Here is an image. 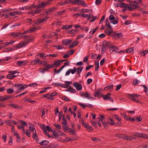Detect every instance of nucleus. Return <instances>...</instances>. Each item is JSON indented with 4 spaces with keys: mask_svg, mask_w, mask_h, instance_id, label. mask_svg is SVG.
<instances>
[{
    "mask_svg": "<svg viewBox=\"0 0 148 148\" xmlns=\"http://www.w3.org/2000/svg\"><path fill=\"white\" fill-rule=\"evenodd\" d=\"M71 41L70 40H65L62 41V44L63 45H68Z\"/></svg>",
    "mask_w": 148,
    "mask_h": 148,
    "instance_id": "obj_31",
    "label": "nucleus"
},
{
    "mask_svg": "<svg viewBox=\"0 0 148 148\" xmlns=\"http://www.w3.org/2000/svg\"><path fill=\"white\" fill-rule=\"evenodd\" d=\"M101 94V90H98L94 93V96L95 97H99Z\"/></svg>",
    "mask_w": 148,
    "mask_h": 148,
    "instance_id": "obj_36",
    "label": "nucleus"
},
{
    "mask_svg": "<svg viewBox=\"0 0 148 148\" xmlns=\"http://www.w3.org/2000/svg\"><path fill=\"white\" fill-rule=\"evenodd\" d=\"M21 12L18 11L14 12L9 13V14L14 18H15L16 17L15 15H16L20 14Z\"/></svg>",
    "mask_w": 148,
    "mask_h": 148,
    "instance_id": "obj_24",
    "label": "nucleus"
},
{
    "mask_svg": "<svg viewBox=\"0 0 148 148\" xmlns=\"http://www.w3.org/2000/svg\"><path fill=\"white\" fill-rule=\"evenodd\" d=\"M75 4L78 5H82L83 7H86L87 5L84 1L76 0Z\"/></svg>",
    "mask_w": 148,
    "mask_h": 148,
    "instance_id": "obj_16",
    "label": "nucleus"
},
{
    "mask_svg": "<svg viewBox=\"0 0 148 148\" xmlns=\"http://www.w3.org/2000/svg\"><path fill=\"white\" fill-rule=\"evenodd\" d=\"M91 139L92 141L95 142H101V140L100 139L96 137H92L91 138Z\"/></svg>",
    "mask_w": 148,
    "mask_h": 148,
    "instance_id": "obj_35",
    "label": "nucleus"
},
{
    "mask_svg": "<svg viewBox=\"0 0 148 148\" xmlns=\"http://www.w3.org/2000/svg\"><path fill=\"white\" fill-rule=\"evenodd\" d=\"M98 27H97L95 29H92V30H91L89 32V33L91 34H93L96 32V30L97 29Z\"/></svg>",
    "mask_w": 148,
    "mask_h": 148,
    "instance_id": "obj_56",
    "label": "nucleus"
},
{
    "mask_svg": "<svg viewBox=\"0 0 148 148\" xmlns=\"http://www.w3.org/2000/svg\"><path fill=\"white\" fill-rule=\"evenodd\" d=\"M60 62L59 60L54 61L53 64H49V68L51 69L54 67H59L60 65Z\"/></svg>",
    "mask_w": 148,
    "mask_h": 148,
    "instance_id": "obj_7",
    "label": "nucleus"
},
{
    "mask_svg": "<svg viewBox=\"0 0 148 148\" xmlns=\"http://www.w3.org/2000/svg\"><path fill=\"white\" fill-rule=\"evenodd\" d=\"M136 137L148 139V135L142 133H140L138 132L134 133L132 136H127L124 134L122 135L121 136V138L127 140H134L136 139Z\"/></svg>",
    "mask_w": 148,
    "mask_h": 148,
    "instance_id": "obj_1",
    "label": "nucleus"
},
{
    "mask_svg": "<svg viewBox=\"0 0 148 148\" xmlns=\"http://www.w3.org/2000/svg\"><path fill=\"white\" fill-rule=\"evenodd\" d=\"M80 96L83 97H85L87 98L93 99V97L90 96L88 92H81L80 93Z\"/></svg>",
    "mask_w": 148,
    "mask_h": 148,
    "instance_id": "obj_12",
    "label": "nucleus"
},
{
    "mask_svg": "<svg viewBox=\"0 0 148 148\" xmlns=\"http://www.w3.org/2000/svg\"><path fill=\"white\" fill-rule=\"evenodd\" d=\"M82 16H83L85 18H88V19H89V18L90 17V15L89 14H83L82 15Z\"/></svg>",
    "mask_w": 148,
    "mask_h": 148,
    "instance_id": "obj_61",
    "label": "nucleus"
},
{
    "mask_svg": "<svg viewBox=\"0 0 148 148\" xmlns=\"http://www.w3.org/2000/svg\"><path fill=\"white\" fill-rule=\"evenodd\" d=\"M18 128L19 129H22L24 133L25 132V128L22 125L18 126Z\"/></svg>",
    "mask_w": 148,
    "mask_h": 148,
    "instance_id": "obj_52",
    "label": "nucleus"
},
{
    "mask_svg": "<svg viewBox=\"0 0 148 148\" xmlns=\"http://www.w3.org/2000/svg\"><path fill=\"white\" fill-rule=\"evenodd\" d=\"M57 93L56 92H53L52 93L50 94H49V97H48V99H52V97H53L56 96V95Z\"/></svg>",
    "mask_w": 148,
    "mask_h": 148,
    "instance_id": "obj_41",
    "label": "nucleus"
},
{
    "mask_svg": "<svg viewBox=\"0 0 148 148\" xmlns=\"http://www.w3.org/2000/svg\"><path fill=\"white\" fill-rule=\"evenodd\" d=\"M40 26H39L36 27H34L30 28L29 30V32H32L35 31L36 30L40 29Z\"/></svg>",
    "mask_w": 148,
    "mask_h": 148,
    "instance_id": "obj_33",
    "label": "nucleus"
},
{
    "mask_svg": "<svg viewBox=\"0 0 148 148\" xmlns=\"http://www.w3.org/2000/svg\"><path fill=\"white\" fill-rule=\"evenodd\" d=\"M9 106L12 108H14L16 109H21L22 108L21 106L18 105L14 103H11L9 104Z\"/></svg>",
    "mask_w": 148,
    "mask_h": 148,
    "instance_id": "obj_22",
    "label": "nucleus"
},
{
    "mask_svg": "<svg viewBox=\"0 0 148 148\" xmlns=\"http://www.w3.org/2000/svg\"><path fill=\"white\" fill-rule=\"evenodd\" d=\"M45 132V134L49 138H50L51 136L49 135V134L47 132V130L48 132H52L53 130L49 126H47L45 127V125H42L40 127Z\"/></svg>",
    "mask_w": 148,
    "mask_h": 148,
    "instance_id": "obj_5",
    "label": "nucleus"
},
{
    "mask_svg": "<svg viewBox=\"0 0 148 148\" xmlns=\"http://www.w3.org/2000/svg\"><path fill=\"white\" fill-rule=\"evenodd\" d=\"M49 17H46L44 18H38V21L40 23H42L47 20V19H49Z\"/></svg>",
    "mask_w": 148,
    "mask_h": 148,
    "instance_id": "obj_40",
    "label": "nucleus"
},
{
    "mask_svg": "<svg viewBox=\"0 0 148 148\" xmlns=\"http://www.w3.org/2000/svg\"><path fill=\"white\" fill-rule=\"evenodd\" d=\"M16 77V75H14L12 74H11L10 73H9V74L8 75L6 76V78L10 79H12L14 77Z\"/></svg>",
    "mask_w": 148,
    "mask_h": 148,
    "instance_id": "obj_37",
    "label": "nucleus"
},
{
    "mask_svg": "<svg viewBox=\"0 0 148 148\" xmlns=\"http://www.w3.org/2000/svg\"><path fill=\"white\" fill-rule=\"evenodd\" d=\"M142 117L140 116H138L136 118V120L138 122L141 121L142 120Z\"/></svg>",
    "mask_w": 148,
    "mask_h": 148,
    "instance_id": "obj_63",
    "label": "nucleus"
},
{
    "mask_svg": "<svg viewBox=\"0 0 148 148\" xmlns=\"http://www.w3.org/2000/svg\"><path fill=\"white\" fill-rule=\"evenodd\" d=\"M76 71V69L75 67L73 68V69H69L66 72L65 75H69L70 73H71L72 74H74L75 72Z\"/></svg>",
    "mask_w": 148,
    "mask_h": 148,
    "instance_id": "obj_18",
    "label": "nucleus"
},
{
    "mask_svg": "<svg viewBox=\"0 0 148 148\" xmlns=\"http://www.w3.org/2000/svg\"><path fill=\"white\" fill-rule=\"evenodd\" d=\"M65 91L66 92H69L71 93H75L76 92L75 90L72 88L70 86H69L68 89L66 90Z\"/></svg>",
    "mask_w": 148,
    "mask_h": 148,
    "instance_id": "obj_28",
    "label": "nucleus"
},
{
    "mask_svg": "<svg viewBox=\"0 0 148 148\" xmlns=\"http://www.w3.org/2000/svg\"><path fill=\"white\" fill-rule=\"evenodd\" d=\"M105 119L104 116L103 115H100V117L99 118V122H102Z\"/></svg>",
    "mask_w": 148,
    "mask_h": 148,
    "instance_id": "obj_59",
    "label": "nucleus"
},
{
    "mask_svg": "<svg viewBox=\"0 0 148 148\" xmlns=\"http://www.w3.org/2000/svg\"><path fill=\"white\" fill-rule=\"evenodd\" d=\"M54 125L58 129V130H60L61 128V127L60 125L59 124H54Z\"/></svg>",
    "mask_w": 148,
    "mask_h": 148,
    "instance_id": "obj_64",
    "label": "nucleus"
},
{
    "mask_svg": "<svg viewBox=\"0 0 148 148\" xmlns=\"http://www.w3.org/2000/svg\"><path fill=\"white\" fill-rule=\"evenodd\" d=\"M30 124L32 126V127L29 126V131L31 132H32V134H33V133H34L35 132H36V130L35 128L33 127V125H32L31 123H30Z\"/></svg>",
    "mask_w": 148,
    "mask_h": 148,
    "instance_id": "obj_32",
    "label": "nucleus"
},
{
    "mask_svg": "<svg viewBox=\"0 0 148 148\" xmlns=\"http://www.w3.org/2000/svg\"><path fill=\"white\" fill-rule=\"evenodd\" d=\"M49 64H48L47 65L45 68L40 69L39 70H40V72L44 73L45 71H48L49 69H50L49 68Z\"/></svg>",
    "mask_w": 148,
    "mask_h": 148,
    "instance_id": "obj_25",
    "label": "nucleus"
},
{
    "mask_svg": "<svg viewBox=\"0 0 148 148\" xmlns=\"http://www.w3.org/2000/svg\"><path fill=\"white\" fill-rule=\"evenodd\" d=\"M62 119L63 121L62 123V124L63 125L62 129L64 130V131L65 130H67L68 129V128L67 127V122L64 116H63Z\"/></svg>",
    "mask_w": 148,
    "mask_h": 148,
    "instance_id": "obj_8",
    "label": "nucleus"
},
{
    "mask_svg": "<svg viewBox=\"0 0 148 148\" xmlns=\"http://www.w3.org/2000/svg\"><path fill=\"white\" fill-rule=\"evenodd\" d=\"M28 62L27 61L23 60L22 61H18L17 62V64L19 66H24L26 65Z\"/></svg>",
    "mask_w": 148,
    "mask_h": 148,
    "instance_id": "obj_19",
    "label": "nucleus"
},
{
    "mask_svg": "<svg viewBox=\"0 0 148 148\" xmlns=\"http://www.w3.org/2000/svg\"><path fill=\"white\" fill-rule=\"evenodd\" d=\"M108 20L107 21H106V25L107 27L108 28H109L110 30H111L112 28V27L110 25V23L108 22Z\"/></svg>",
    "mask_w": 148,
    "mask_h": 148,
    "instance_id": "obj_43",
    "label": "nucleus"
},
{
    "mask_svg": "<svg viewBox=\"0 0 148 148\" xmlns=\"http://www.w3.org/2000/svg\"><path fill=\"white\" fill-rule=\"evenodd\" d=\"M120 8H127L128 5L127 4L125 3H120Z\"/></svg>",
    "mask_w": 148,
    "mask_h": 148,
    "instance_id": "obj_42",
    "label": "nucleus"
},
{
    "mask_svg": "<svg viewBox=\"0 0 148 148\" xmlns=\"http://www.w3.org/2000/svg\"><path fill=\"white\" fill-rule=\"evenodd\" d=\"M40 62V59H36L31 62V64L32 65H35Z\"/></svg>",
    "mask_w": 148,
    "mask_h": 148,
    "instance_id": "obj_30",
    "label": "nucleus"
},
{
    "mask_svg": "<svg viewBox=\"0 0 148 148\" xmlns=\"http://www.w3.org/2000/svg\"><path fill=\"white\" fill-rule=\"evenodd\" d=\"M109 20L111 21V23L115 25L116 24L118 23L117 20H115V17L113 15H111L109 17Z\"/></svg>",
    "mask_w": 148,
    "mask_h": 148,
    "instance_id": "obj_15",
    "label": "nucleus"
},
{
    "mask_svg": "<svg viewBox=\"0 0 148 148\" xmlns=\"http://www.w3.org/2000/svg\"><path fill=\"white\" fill-rule=\"evenodd\" d=\"M73 85L77 90H80L82 89V85L77 82H74L73 83Z\"/></svg>",
    "mask_w": 148,
    "mask_h": 148,
    "instance_id": "obj_14",
    "label": "nucleus"
},
{
    "mask_svg": "<svg viewBox=\"0 0 148 148\" xmlns=\"http://www.w3.org/2000/svg\"><path fill=\"white\" fill-rule=\"evenodd\" d=\"M34 38H25L23 41L21 42L18 44L16 45L17 49L21 48L27 45L29 43L34 41Z\"/></svg>",
    "mask_w": 148,
    "mask_h": 148,
    "instance_id": "obj_2",
    "label": "nucleus"
},
{
    "mask_svg": "<svg viewBox=\"0 0 148 148\" xmlns=\"http://www.w3.org/2000/svg\"><path fill=\"white\" fill-rule=\"evenodd\" d=\"M148 52V50H145V51H140L139 53L140 54H143V56H145V55L147 54Z\"/></svg>",
    "mask_w": 148,
    "mask_h": 148,
    "instance_id": "obj_50",
    "label": "nucleus"
},
{
    "mask_svg": "<svg viewBox=\"0 0 148 148\" xmlns=\"http://www.w3.org/2000/svg\"><path fill=\"white\" fill-rule=\"evenodd\" d=\"M45 53H38L36 54L35 58H37V56H38L40 58H41L43 59H45L46 58V57L45 56Z\"/></svg>",
    "mask_w": 148,
    "mask_h": 148,
    "instance_id": "obj_29",
    "label": "nucleus"
},
{
    "mask_svg": "<svg viewBox=\"0 0 148 148\" xmlns=\"http://www.w3.org/2000/svg\"><path fill=\"white\" fill-rule=\"evenodd\" d=\"M32 138L34 140H35L36 143H38L39 141L38 136L36 132L33 133L32 134Z\"/></svg>",
    "mask_w": 148,
    "mask_h": 148,
    "instance_id": "obj_21",
    "label": "nucleus"
},
{
    "mask_svg": "<svg viewBox=\"0 0 148 148\" xmlns=\"http://www.w3.org/2000/svg\"><path fill=\"white\" fill-rule=\"evenodd\" d=\"M53 47L56 48L57 49H62L63 48V47L62 46L60 45H53Z\"/></svg>",
    "mask_w": 148,
    "mask_h": 148,
    "instance_id": "obj_51",
    "label": "nucleus"
},
{
    "mask_svg": "<svg viewBox=\"0 0 148 148\" xmlns=\"http://www.w3.org/2000/svg\"><path fill=\"white\" fill-rule=\"evenodd\" d=\"M133 48L131 47L129 49H127L126 51V52L127 53H133Z\"/></svg>",
    "mask_w": 148,
    "mask_h": 148,
    "instance_id": "obj_45",
    "label": "nucleus"
},
{
    "mask_svg": "<svg viewBox=\"0 0 148 148\" xmlns=\"http://www.w3.org/2000/svg\"><path fill=\"white\" fill-rule=\"evenodd\" d=\"M10 96H7L5 97H3L2 96H0V101H6L10 99Z\"/></svg>",
    "mask_w": 148,
    "mask_h": 148,
    "instance_id": "obj_27",
    "label": "nucleus"
},
{
    "mask_svg": "<svg viewBox=\"0 0 148 148\" xmlns=\"http://www.w3.org/2000/svg\"><path fill=\"white\" fill-rule=\"evenodd\" d=\"M110 121L111 122V123H110V125H115V123L114 122V121L112 119L110 118L109 119Z\"/></svg>",
    "mask_w": 148,
    "mask_h": 148,
    "instance_id": "obj_62",
    "label": "nucleus"
},
{
    "mask_svg": "<svg viewBox=\"0 0 148 148\" xmlns=\"http://www.w3.org/2000/svg\"><path fill=\"white\" fill-rule=\"evenodd\" d=\"M111 95V94L110 93H108L106 95H102V97L104 100H109L110 99Z\"/></svg>",
    "mask_w": 148,
    "mask_h": 148,
    "instance_id": "obj_17",
    "label": "nucleus"
},
{
    "mask_svg": "<svg viewBox=\"0 0 148 148\" xmlns=\"http://www.w3.org/2000/svg\"><path fill=\"white\" fill-rule=\"evenodd\" d=\"M95 65L96 66L95 70L97 71L98 70L99 68V62L98 61L96 62L95 63Z\"/></svg>",
    "mask_w": 148,
    "mask_h": 148,
    "instance_id": "obj_54",
    "label": "nucleus"
},
{
    "mask_svg": "<svg viewBox=\"0 0 148 148\" xmlns=\"http://www.w3.org/2000/svg\"><path fill=\"white\" fill-rule=\"evenodd\" d=\"M84 127L89 132H92L93 131V128L91 126H89L88 123L85 125Z\"/></svg>",
    "mask_w": 148,
    "mask_h": 148,
    "instance_id": "obj_20",
    "label": "nucleus"
},
{
    "mask_svg": "<svg viewBox=\"0 0 148 148\" xmlns=\"http://www.w3.org/2000/svg\"><path fill=\"white\" fill-rule=\"evenodd\" d=\"M76 0H66L64 2H62L59 3L61 5H63L65 4L70 3L75 4Z\"/></svg>",
    "mask_w": 148,
    "mask_h": 148,
    "instance_id": "obj_13",
    "label": "nucleus"
},
{
    "mask_svg": "<svg viewBox=\"0 0 148 148\" xmlns=\"http://www.w3.org/2000/svg\"><path fill=\"white\" fill-rule=\"evenodd\" d=\"M14 42V41H13L12 40H11V41H10L9 42H6L4 43V45H3V46H4V47L5 46L12 44Z\"/></svg>",
    "mask_w": 148,
    "mask_h": 148,
    "instance_id": "obj_49",
    "label": "nucleus"
},
{
    "mask_svg": "<svg viewBox=\"0 0 148 148\" xmlns=\"http://www.w3.org/2000/svg\"><path fill=\"white\" fill-rule=\"evenodd\" d=\"M49 142L48 141L45 140L40 142L39 143L41 145L45 146L49 144Z\"/></svg>",
    "mask_w": 148,
    "mask_h": 148,
    "instance_id": "obj_39",
    "label": "nucleus"
},
{
    "mask_svg": "<svg viewBox=\"0 0 148 148\" xmlns=\"http://www.w3.org/2000/svg\"><path fill=\"white\" fill-rule=\"evenodd\" d=\"M29 32V30L27 31H24L23 33L20 32H13L10 33L9 34V36H14V37H27L26 36H23V34H26Z\"/></svg>",
    "mask_w": 148,
    "mask_h": 148,
    "instance_id": "obj_3",
    "label": "nucleus"
},
{
    "mask_svg": "<svg viewBox=\"0 0 148 148\" xmlns=\"http://www.w3.org/2000/svg\"><path fill=\"white\" fill-rule=\"evenodd\" d=\"M83 67L82 66H80L79 67H78L76 69V71H77V74H80V73L82 72Z\"/></svg>",
    "mask_w": 148,
    "mask_h": 148,
    "instance_id": "obj_38",
    "label": "nucleus"
},
{
    "mask_svg": "<svg viewBox=\"0 0 148 148\" xmlns=\"http://www.w3.org/2000/svg\"><path fill=\"white\" fill-rule=\"evenodd\" d=\"M28 86V85H26L24 84L23 85H21V87L19 89L21 90H23L25 89V88H27Z\"/></svg>",
    "mask_w": 148,
    "mask_h": 148,
    "instance_id": "obj_53",
    "label": "nucleus"
},
{
    "mask_svg": "<svg viewBox=\"0 0 148 148\" xmlns=\"http://www.w3.org/2000/svg\"><path fill=\"white\" fill-rule=\"evenodd\" d=\"M77 30L76 29H71L69 30L68 33L71 34V36H74L77 33Z\"/></svg>",
    "mask_w": 148,
    "mask_h": 148,
    "instance_id": "obj_26",
    "label": "nucleus"
},
{
    "mask_svg": "<svg viewBox=\"0 0 148 148\" xmlns=\"http://www.w3.org/2000/svg\"><path fill=\"white\" fill-rule=\"evenodd\" d=\"M139 82V81L137 79H135L134 80L133 83L134 84V85H137Z\"/></svg>",
    "mask_w": 148,
    "mask_h": 148,
    "instance_id": "obj_60",
    "label": "nucleus"
},
{
    "mask_svg": "<svg viewBox=\"0 0 148 148\" xmlns=\"http://www.w3.org/2000/svg\"><path fill=\"white\" fill-rule=\"evenodd\" d=\"M67 130H68V132L70 134H74L75 135H76V132L74 129H72L71 128H70L68 129Z\"/></svg>",
    "mask_w": 148,
    "mask_h": 148,
    "instance_id": "obj_23",
    "label": "nucleus"
},
{
    "mask_svg": "<svg viewBox=\"0 0 148 148\" xmlns=\"http://www.w3.org/2000/svg\"><path fill=\"white\" fill-rule=\"evenodd\" d=\"M118 48L115 46H112L109 47V51L111 53L113 52H118Z\"/></svg>",
    "mask_w": 148,
    "mask_h": 148,
    "instance_id": "obj_11",
    "label": "nucleus"
},
{
    "mask_svg": "<svg viewBox=\"0 0 148 148\" xmlns=\"http://www.w3.org/2000/svg\"><path fill=\"white\" fill-rule=\"evenodd\" d=\"M127 2L129 3L131 5L135 7L136 8H139L136 1V0H132V1L128 0Z\"/></svg>",
    "mask_w": 148,
    "mask_h": 148,
    "instance_id": "obj_9",
    "label": "nucleus"
},
{
    "mask_svg": "<svg viewBox=\"0 0 148 148\" xmlns=\"http://www.w3.org/2000/svg\"><path fill=\"white\" fill-rule=\"evenodd\" d=\"M62 99L66 101H71L70 99L66 96H64L62 98Z\"/></svg>",
    "mask_w": 148,
    "mask_h": 148,
    "instance_id": "obj_55",
    "label": "nucleus"
},
{
    "mask_svg": "<svg viewBox=\"0 0 148 148\" xmlns=\"http://www.w3.org/2000/svg\"><path fill=\"white\" fill-rule=\"evenodd\" d=\"M113 88V86L112 85L110 86L106 87L104 88V90L105 91L109 90L110 91L112 90Z\"/></svg>",
    "mask_w": 148,
    "mask_h": 148,
    "instance_id": "obj_34",
    "label": "nucleus"
},
{
    "mask_svg": "<svg viewBox=\"0 0 148 148\" xmlns=\"http://www.w3.org/2000/svg\"><path fill=\"white\" fill-rule=\"evenodd\" d=\"M25 101H28L32 103H36V101L31 100V99L28 98H26L24 99Z\"/></svg>",
    "mask_w": 148,
    "mask_h": 148,
    "instance_id": "obj_48",
    "label": "nucleus"
},
{
    "mask_svg": "<svg viewBox=\"0 0 148 148\" xmlns=\"http://www.w3.org/2000/svg\"><path fill=\"white\" fill-rule=\"evenodd\" d=\"M140 96V95L137 94H129L127 95V97L133 101L139 103H141V101L137 98Z\"/></svg>",
    "mask_w": 148,
    "mask_h": 148,
    "instance_id": "obj_4",
    "label": "nucleus"
},
{
    "mask_svg": "<svg viewBox=\"0 0 148 148\" xmlns=\"http://www.w3.org/2000/svg\"><path fill=\"white\" fill-rule=\"evenodd\" d=\"M78 104L82 107H83L84 108H86L87 107V104H84L82 103H78Z\"/></svg>",
    "mask_w": 148,
    "mask_h": 148,
    "instance_id": "obj_58",
    "label": "nucleus"
},
{
    "mask_svg": "<svg viewBox=\"0 0 148 148\" xmlns=\"http://www.w3.org/2000/svg\"><path fill=\"white\" fill-rule=\"evenodd\" d=\"M49 3V1L40 2L38 5L36 6V7L39 8H44L46 7V5H48Z\"/></svg>",
    "mask_w": 148,
    "mask_h": 148,
    "instance_id": "obj_10",
    "label": "nucleus"
},
{
    "mask_svg": "<svg viewBox=\"0 0 148 148\" xmlns=\"http://www.w3.org/2000/svg\"><path fill=\"white\" fill-rule=\"evenodd\" d=\"M72 27V25H65L63 26L62 28L64 29H66L71 28Z\"/></svg>",
    "mask_w": 148,
    "mask_h": 148,
    "instance_id": "obj_44",
    "label": "nucleus"
},
{
    "mask_svg": "<svg viewBox=\"0 0 148 148\" xmlns=\"http://www.w3.org/2000/svg\"><path fill=\"white\" fill-rule=\"evenodd\" d=\"M14 92L13 89L12 88H9L7 90V93L8 94H12Z\"/></svg>",
    "mask_w": 148,
    "mask_h": 148,
    "instance_id": "obj_47",
    "label": "nucleus"
},
{
    "mask_svg": "<svg viewBox=\"0 0 148 148\" xmlns=\"http://www.w3.org/2000/svg\"><path fill=\"white\" fill-rule=\"evenodd\" d=\"M106 34H107L108 36H111L115 37H121L123 36L121 32L117 33L116 32H113L112 30L106 32Z\"/></svg>",
    "mask_w": 148,
    "mask_h": 148,
    "instance_id": "obj_6",
    "label": "nucleus"
},
{
    "mask_svg": "<svg viewBox=\"0 0 148 148\" xmlns=\"http://www.w3.org/2000/svg\"><path fill=\"white\" fill-rule=\"evenodd\" d=\"M38 86V84L36 83H33L30 84L28 85V86H33V87L37 86Z\"/></svg>",
    "mask_w": 148,
    "mask_h": 148,
    "instance_id": "obj_57",
    "label": "nucleus"
},
{
    "mask_svg": "<svg viewBox=\"0 0 148 148\" xmlns=\"http://www.w3.org/2000/svg\"><path fill=\"white\" fill-rule=\"evenodd\" d=\"M12 121L10 120H6L5 121V123L6 124L9 126H12Z\"/></svg>",
    "mask_w": 148,
    "mask_h": 148,
    "instance_id": "obj_46",
    "label": "nucleus"
}]
</instances>
